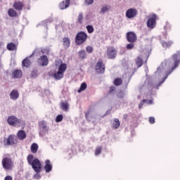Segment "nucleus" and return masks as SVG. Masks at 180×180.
<instances>
[{
	"label": "nucleus",
	"instance_id": "nucleus-1",
	"mask_svg": "<svg viewBox=\"0 0 180 180\" xmlns=\"http://www.w3.org/2000/svg\"><path fill=\"white\" fill-rule=\"evenodd\" d=\"M180 55L179 53H175L172 57L167 60L166 62L162 63V66L158 68L155 72V75L158 77V79L160 81V85L164 84L165 79L168 78V75L172 72L178 65H179Z\"/></svg>",
	"mask_w": 180,
	"mask_h": 180
},
{
	"label": "nucleus",
	"instance_id": "nucleus-2",
	"mask_svg": "<svg viewBox=\"0 0 180 180\" xmlns=\"http://www.w3.org/2000/svg\"><path fill=\"white\" fill-rule=\"evenodd\" d=\"M27 162L31 165L35 172H41V162L37 158H34L33 155H29L27 158Z\"/></svg>",
	"mask_w": 180,
	"mask_h": 180
},
{
	"label": "nucleus",
	"instance_id": "nucleus-3",
	"mask_svg": "<svg viewBox=\"0 0 180 180\" xmlns=\"http://www.w3.org/2000/svg\"><path fill=\"white\" fill-rule=\"evenodd\" d=\"M58 68L53 73V77L55 79H61L64 77V72L67 70V64L61 63L60 65H56Z\"/></svg>",
	"mask_w": 180,
	"mask_h": 180
},
{
	"label": "nucleus",
	"instance_id": "nucleus-4",
	"mask_svg": "<svg viewBox=\"0 0 180 180\" xmlns=\"http://www.w3.org/2000/svg\"><path fill=\"white\" fill-rule=\"evenodd\" d=\"M2 167L6 171H11L13 169V161L11 158H4L1 161Z\"/></svg>",
	"mask_w": 180,
	"mask_h": 180
},
{
	"label": "nucleus",
	"instance_id": "nucleus-5",
	"mask_svg": "<svg viewBox=\"0 0 180 180\" xmlns=\"http://www.w3.org/2000/svg\"><path fill=\"white\" fill-rule=\"evenodd\" d=\"M7 123L10 126L19 127L22 124V120L18 119L15 115H11L7 118Z\"/></svg>",
	"mask_w": 180,
	"mask_h": 180
},
{
	"label": "nucleus",
	"instance_id": "nucleus-6",
	"mask_svg": "<svg viewBox=\"0 0 180 180\" xmlns=\"http://www.w3.org/2000/svg\"><path fill=\"white\" fill-rule=\"evenodd\" d=\"M86 39H88V35L86 33L80 32L76 35L75 42L79 45L82 44V43H85V41H86Z\"/></svg>",
	"mask_w": 180,
	"mask_h": 180
},
{
	"label": "nucleus",
	"instance_id": "nucleus-7",
	"mask_svg": "<svg viewBox=\"0 0 180 180\" xmlns=\"http://www.w3.org/2000/svg\"><path fill=\"white\" fill-rule=\"evenodd\" d=\"M39 136L43 137L44 134L49 133V126H47V122L45 121H41L39 123Z\"/></svg>",
	"mask_w": 180,
	"mask_h": 180
},
{
	"label": "nucleus",
	"instance_id": "nucleus-8",
	"mask_svg": "<svg viewBox=\"0 0 180 180\" xmlns=\"http://www.w3.org/2000/svg\"><path fill=\"white\" fill-rule=\"evenodd\" d=\"M138 13L139 12L137 11V9L131 8L127 10L125 16L127 18V19H134V18L137 16Z\"/></svg>",
	"mask_w": 180,
	"mask_h": 180
},
{
	"label": "nucleus",
	"instance_id": "nucleus-9",
	"mask_svg": "<svg viewBox=\"0 0 180 180\" xmlns=\"http://www.w3.org/2000/svg\"><path fill=\"white\" fill-rule=\"evenodd\" d=\"M117 54V51L113 46H110L107 49V56L108 58L113 60Z\"/></svg>",
	"mask_w": 180,
	"mask_h": 180
},
{
	"label": "nucleus",
	"instance_id": "nucleus-10",
	"mask_svg": "<svg viewBox=\"0 0 180 180\" xmlns=\"http://www.w3.org/2000/svg\"><path fill=\"white\" fill-rule=\"evenodd\" d=\"M95 70L98 74H103L105 72V65L102 60H98L96 65Z\"/></svg>",
	"mask_w": 180,
	"mask_h": 180
},
{
	"label": "nucleus",
	"instance_id": "nucleus-11",
	"mask_svg": "<svg viewBox=\"0 0 180 180\" xmlns=\"http://www.w3.org/2000/svg\"><path fill=\"white\" fill-rule=\"evenodd\" d=\"M155 19H157V15L155 14L152 15V18H149L147 22V26L150 29H154L155 27Z\"/></svg>",
	"mask_w": 180,
	"mask_h": 180
},
{
	"label": "nucleus",
	"instance_id": "nucleus-12",
	"mask_svg": "<svg viewBox=\"0 0 180 180\" xmlns=\"http://www.w3.org/2000/svg\"><path fill=\"white\" fill-rule=\"evenodd\" d=\"M127 39L129 43H135L137 41V35L134 32H130L127 34Z\"/></svg>",
	"mask_w": 180,
	"mask_h": 180
},
{
	"label": "nucleus",
	"instance_id": "nucleus-13",
	"mask_svg": "<svg viewBox=\"0 0 180 180\" xmlns=\"http://www.w3.org/2000/svg\"><path fill=\"white\" fill-rule=\"evenodd\" d=\"M18 143V139H16V136L15 135H9L6 140L7 146H13V144H16Z\"/></svg>",
	"mask_w": 180,
	"mask_h": 180
},
{
	"label": "nucleus",
	"instance_id": "nucleus-14",
	"mask_svg": "<svg viewBox=\"0 0 180 180\" xmlns=\"http://www.w3.org/2000/svg\"><path fill=\"white\" fill-rule=\"evenodd\" d=\"M38 64L43 67L49 65V58L46 56H42L38 59Z\"/></svg>",
	"mask_w": 180,
	"mask_h": 180
},
{
	"label": "nucleus",
	"instance_id": "nucleus-15",
	"mask_svg": "<svg viewBox=\"0 0 180 180\" xmlns=\"http://www.w3.org/2000/svg\"><path fill=\"white\" fill-rule=\"evenodd\" d=\"M44 169L46 174L51 172L53 169V165L51 164V161H50V160H46L45 161Z\"/></svg>",
	"mask_w": 180,
	"mask_h": 180
},
{
	"label": "nucleus",
	"instance_id": "nucleus-16",
	"mask_svg": "<svg viewBox=\"0 0 180 180\" xmlns=\"http://www.w3.org/2000/svg\"><path fill=\"white\" fill-rule=\"evenodd\" d=\"M18 98H19V91L15 89L12 90L10 93V99L11 101H16Z\"/></svg>",
	"mask_w": 180,
	"mask_h": 180
},
{
	"label": "nucleus",
	"instance_id": "nucleus-17",
	"mask_svg": "<svg viewBox=\"0 0 180 180\" xmlns=\"http://www.w3.org/2000/svg\"><path fill=\"white\" fill-rule=\"evenodd\" d=\"M110 9H112V6H110V5L104 4L101 8L100 13L101 15H105L106 12L110 11Z\"/></svg>",
	"mask_w": 180,
	"mask_h": 180
},
{
	"label": "nucleus",
	"instance_id": "nucleus-18",
	"mask_svg": "<svg viewBox=\"0 0 180 180\" xmlns=\"http://www.w3.org/2000/svg\"><path fill=\"white\" fill-rule=\"evenodd\" d=\"M70 0L63 1L59 5L60 9H61L62 11L64 10V9H67V8H68V6H70Z\"/></svg>",
	"mask_w": 180,
	"mask_h": 180
},
{
	"label": "nucleus",
	"instance_id": "nucleus-19",
	"mask_svg": "<svg viewBox=\"0 0 180 180\" xmlns=\"http://www.w3.org/2000/svg\"><path fill=\"white\" fill-rule=\"evenodd\" d=\"M60 108L63 112H68L70 110V103L67 101L62 102L60 103Z\"/></svg>",
	"mask_w": 180,
	"mask_h": 180
},
{
	"label": "nucleus",
	"instance_id": "nucleus-20",
	"mask_svg": "<svg viewBox=\"0 0 180 180\" xmlns=\"http://www.w3.org/2000/svg\"><path fill=\"white\" fill-rule=\"evenodd\" d=\"M13 6L16 11H22V9H23V4H22L20 1L15 2Z\"/></svg>",
	"mask_w": 180,
	"mask_h": 180
},
{
	"label": "nucleus",
	"instance_id": "nucleus-21",
	"mask_svg": "<svg viewBox=\"0 0 180 180\" xmlns=\"http://www.w3.org/2000/svg\"><path fill=\"white\" fill-rule=\"evenodd\" d=\"M17 137L19 140H25V139H26V132L23 130L18 131Z\"/></svg>",
	"mask_w": 180,
	"mask_h": 180
},
{
	"label": "nucleus",
	"instance_id": "nucleus-22",
	"mask_svg": "<svg viewBox=\"0 0 180 180\" xmlns=\"http://www.w3.org/2000/svg\"><path fill=\"white\" fill-rule=\"evenodd\" d=\"M135 64L136 65V68H140V67L143 65V58L141 56L137 57V58L135 60Z\"/></svg>",
	"mask_w": 180,
	"mask_h": 180
},
{
	"label": "nucleus",
	"instance_id": "nucleus-23",
	"mask_svg": "<svg viewBox=\"0 0 180 180\" xmlns=\"http://www.w3.org/2000/svg\"><path fill=\"white\" fill-rule=\"evenodd\" d=\"M13 78H22V71L20 70H15L12 73Z\"/></svg>",
	"mask_w": 180,
	"mask_h": 180
},
{
	"label": "nucleus",
	"instance_id": "nucleus-24",
	"mask_svg": "<svg viewBox=\"0 0 180 180\" xmlns=\"http://www.w3.org/2000/svg\"><path fill=\"white\" fill-rule=\"evenodd\" d=\"M8 15L11 18H16L18 16V13L13 8H9L8 11Z\"/></svg>",
	"mask_w": 180,
	"mask_h": 180
},
{
	"label": "nucleus",
	"instance_id": "nucleus-25",
	"mask_svg": "<svg viewBox=\"0 0 180 180\" xmlns=\"http://www.w3.org/2000/svg\"><path fill=\"white\" fill-rule=\"evenodd\" d=\"M120 126V122L119 121V119L115 118L112 120V127L114 129H119Z\"/></svg>",
	"mask_w": 180,
	"mask_h": 180
},
{
	"label": "nucleus",
	"instance_id": "nucleus-26",
	"mask_svg": "<svg viewBox=\"0 0 180 180\" xmlns=\"http://www.w3.org/2000/svg\"><path fill=\"white\" fill-rule=\"evenodd\" d=\"M162 43V47H164L165 49H168V47H171L172 46V44H174L173 41H161Z\"/></svg>",
	"mask_w": 180,
	"mask_h": 180
},
{
	"label": "nucleus",
	"instance_id": "nucleus-27",
	"mask_svg": "<svg viewBox=\"0 0 180 180\" xmlns=\"http://www.w3.org/2000/svg\"><path fill=\"white\" fill-rule=\"evenodd\" d=\"M7 50H9L10 51H15V50H16V45L12 42L8 44Z\"/></svg>",
	"mask_w": 180,
	"mask_h": 180
},
{
	"label": "nucleus",
	"instance_id": "nucleus-28",
	"mask_svg": "<svg viewBox=\"0 0 180 180\" xmlns=\"http://www.w3.org/2000/svg\"><path fill=\"white\" fill-rule=\"evenodd\" d=\"M22 64L23 67H26L27 68L30 67V64H32V62H30V60H29L28 58H26L22 60Z\"/></svg>",
	"mask_w": 180,
	"mask_h": 180
},
{
	"label": "nucleus",
	"instance_id": "nucleus-29",
	"mask_svg": "<svg viewBox=\"0 0 180 180\" xmlns=\"http://www.w3.org/2000/svg\"><path fill=\"white\" fill-rule=\"evenodd\" d=\"M37 150H39V145L37 143H32L31 145V151L33 154H36L37 153Z\"/></svg>",
	"mask_w": 180,
	"mask_h": 180
},
{
	"label": "nucleus",
	"instance_id": "nucleus-30",
	"mask_svg": "<svg viewBox=\"0 0 180 180\" xmlns=\"http://www.w3.org/2000/svg\"><path fill=\"white\" fill-rule=\"evenodd\" d=\"M79 57L82 60H84V58H86V53L84 50H81L78 52Z\"/></svg>",
	"mask_w": 180,
	"mask_h": 180
},
{
	"label": "nucleus",
	"instance_id": "nucleus-31",
	"mask_svg": "<svg viewBox=\"0 0 180 180\" xmlns=\"http://www.w3.org/2000/svg\"><path fill=\"white\" fill-rule=\"evenodd\" d=\"M143 103H148V105H153V101L151 100H143L142 102L139 104V109L143 108Z\"/></svg>",
	"mask_w": 180,
	"mask_h": 180
},
{
	"label": "nucleus",
	"instance_id": "nucleus-32",
	"mask_svg": "<svg viewBox=\"0 0 180 180\" xmlns=\"http://www.w3.org/2000/svg\"><path fill=\"white\" fill-rule=\"evenodd\" d=\"M86 83L84 82L81 84L79 89L77 91L79 94H81L83 91H85V89L86 88Z\"/></svg>",
	"mask_w": 180,
	"mask_h": 180
},
{
	"label": "nucleus",
	"instance_id": "nucleus-33",
	"mask_svg": "<svg viewBox=\"0 0 180 180\" xmlns=\"http://www.w3.org/2000/svg\"><path fill=\"white\" fill-rule=\"evenodd\" d=\"M63 46H65V47H70V39L67 37L63 38Z\"/></svg>",
	"mask_w": 180,
	"mask_h": 180
},
{
	"label": "nucleus",
	"instance_id": "nucleus-34",
	"mask_svg": "<svg viewBox=\"0 0 180 180\" xmlns=\"http://www.w3.org/2000/svg\"><path fill=\"white\" fill-rule=\"evenodd\" d=\"M114 84L117 86H119V85H122V79L120 78L115 79V80L114 81Z\"/></svg>",
	"mask_w": 180,
	"mask_h": 180
},
{
	"label": "nucleus",
	"instance_id": "nucleus-35",
	"mask_svg": "<svg viewBox=\"0 0 180 180\" xmlns=\"http://www.w3.org/2000/svg\"><path fill=\"white\" fill-rule=\"evenodd\" d=\"M102 153V147L98 146L96 148L95 155H99Z\"/></svg>",
	"mask_w": 180,
	"mask_h": 180
},
{
	"label": "nucleus",
	"instance_id": "nucleus-36",
	"mask_svg": "<svg viewBox=\"0 0 180 180\" xmlns=\"http://www.w3.org/2000/svg\"><path fill=\"white\" fill-rule=\"evenodd\" d=\"M88 33H94V26L92 25H87L86 26Z\"/></svg>",
	"mask_w": 180,
	"mask_h": 180
},
{
	"label": "nucleus",
	"instance_id": "nucleus-37",
	"mask_svg": "<svg viewBox=\"0 0 180 180\" xmlns=\"http://www.w3.org/2000/svg\"><path fill=\"white\" fill-rule=\"evenodd\" d=\"M84 19V14L80 13L78 15V22L79 23H82V20Z\"/></svg>",
	"mask_w": 180,
	"mask_h": 180
},
{
	"label": "nucleus",
	"instance_id": "nucleus-38",
	"mask_svg": "<svg viewBox=\"0 0 180 180\" xmlns=\"http://www.w3.org/2000/svg\"><path fill=\"white\" fill-rule=\"evenodd\" d=\"M134 42H131V44H128L127 45V50H131L133 49H134V44H133Z\"/></svg>",
	"mask_w": 180,
	"mask_h": 180
},
{
	"label": "nucleus",
	"instance_id": "nucleus-39",
	"mask_svg": "<svg viewBox=\"0 0 180 180\" xmlns=\"http://www.w3.org/2000/svg\"><path fill=\"white\" fill-rule=\"evenodd\" d=\"M63 120V115H59L56 117V122L60 123Z\"/></svg>",
	"mask_w": 180,
	"mask_h": 180
},
{
	"label": "nucleus",
	"instance_id": "nucleus-40",
	"mask_svg": "<svg viewBox=\"0 0 180 180\" xmlns=\"http://www.w3.org/2000/svg\"><path fill=\"white\" fill-rule=\"evenodd\" d=\"M40 178H41V176L40 175V172H37V174H35L33 176L34 179H40Z\"/></svg>",
	"mask_w": 180,
	"mask_h": 180
},
{
	"label": "nucleus",
	"instance_id": "nucleus-41",
	"mask_svg": "<svg viewBox=\"0 0 180 180\" xmlns=\"http://www.w3.org/2000/svg\"><path fill=\"white\" fill-rule=\"evenodd\" d=\"M92 18H94V15H92V13H88L86 16V20H91V19H92Z\"/></svg>",
	"mask_w": 180,
	"mask_h": 180
},
{
	"label": "nucleus",
	"instance_id": "nucleus-42",
	"mask_svg": "<svg viewBox=\"0 0 180 180\" xmlns=\"http://www.w3.org/2000/svg\"><path fill=\"white\" fill-rule=\"evenodd\" d=\"M85 5H92L94 4V0H84Z\"/></svg>",
	"mask_w": 180,
	"mask_h": 180
},
{
	"label": "nucleus",
	"instance_id": "nucleus-43",
	"mask_svg": "<svg viewBox=\"0 0 180 180\" xmlns=\"http://www.w3.org/2000/svg\"><path fill=\"white\" fill-rule=\"evenodd\" d=\"M86 50L87 53H92V51H94V48H92V46H89L86 48Z\"/></svg>",
	"mask_w": 180,
	"mask_h": 180
},
{
	"label": "nucleus",
	"instance_id": "nucleus-44",
	"mask_svg": "<svg viewBox=\"0 0 180 180\" xmlns=\"http://www.w3.org/2000/svg\"><path fill=\"white\" fill-rule=\"evenodd\" d=\"M149 122L153 124V123H155V118L154 117H149Z\"/></svg>",
	"mask_w": 180,
	"mask_h": 180
},
{
	"label": "nucleus",
	"instance_id": "nucleus-45",
	"mask_svg": "<svg viewBox=\"0 0 180 180\" xmlns=\"http://www.w3.org/2000/svg\"><path fill=\"white\" fill-rule=\"evenodd\" d=\"M4 180H13L12 176H7L5 177Z\"/></svg>",
	"mask_w": 180,
	"mask_h": 180
},
{
	"label": "nucleus",
	"instance_id": "nucleus-46",
	"mask_svg": "<svg viewBox=\"0 0 180 180\" xmlns=\"http://www.w3.org/2000/svg\"><path fill=\"white\" fill-rule=\"evenodd\" d=\"M118 98H123V93L122 91H121L118 95H117Z\"/></svg>",
	"mask_w": 180,
	"mask_h": 180
},
{
	"label": "nucleus",
	"instance_id": "nucleus-47",
	"mask_svg": "<svg viewBox=\"0 0 180 180\" xmlns=\"http://www.w3.org/2000/svg\"><path fill=\"white\" fill-rule=\"evenodd\" d=\"M115 87L114 86H111V87H110V93H112V92H113V91H115Z\"/></svg>",
	"mask_w": 180,
	"mask_h": 180
}]
</instances>
